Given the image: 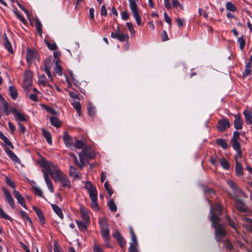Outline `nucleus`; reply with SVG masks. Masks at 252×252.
I'll use <instances>...</instances> for the list:
<instances>
[{"mask_svg": "<svg viewBox=\"0 0 252 252\" xmlns=\"http://www.w3.org/2000/svg\"><path fill=\"white\" fill-rule=\"evenodd\" d=\"M93 249L94 252H104L102 249L96 244L94 245Z\"/></svg>", "mask_w": 252, "mask_h": 252, "instance_id": "338daca9", "label": "nucleus"}, {"mask_svg": "<svg viewBox=\"0 0 252 252\" xmlns=\"http://www.w3.org/2000/svg\"><path fill=\"white\" fill-rule=\"evenodd\" d=\"M10 110H11V112L13 114L15 120L17 121H18L19 122H21V121H23V122L27 121V119L26 116L23 113H22L20 112L19 111H18V110H17L16 108H10Z\"/></svg>", "mask_w": 252, "mask_h": 252, "instance_id": "f8f14e48", "label": "nucleus"}, {"mask_svg": "<svg viewBox=\"0 0 252 252\" xmlns=\"http://www.w3.org/2000/svg\"><path fill=\"white\" fill-rule=\"evenodd\" d=\"M10 108H12L10 106L7 102L2 103L1 104L0 109L2 110L4 114L7 116L11 112Z\"/></svg>", "mask_w": 252, "mask_h": 252, "instance_id": "5701e85b", "label": "nucleus"}, {"mask_svg": "<svg viewBox=\"0 0 252 252\" xmlns=\"http://www.w3.org/2000/svg\"><path fill=\"white\" fill-rule=\"evenodd\" d=\"M104 188H105V189L106 190L108 194L110 195V196H111L113 194V191L112 190L111 187L109 184L108 182L106 181L104 183Z\"/></svg>", "mask_w": 252, "mask_h": 252, "instance_id": "a18cd8bd", "label": "nucleus"}, {"mask_svg": "<svg viewBox=\"0 0 252 252\" xmlns=\"http://www.w3.org/2000/svg\"><path fill=\"white\" fill-rule=\"evenodd\" d=\"M16 3L17 4H18V5L19 6V7L23 11L25 12V13L26 14L27 16L29 17H30V14H29V12L28 11V10L26 9L22 4H21L18 1H16Z\"/></svg>", "mask_w": 252, "mask_h": 252, "instance_id": "e2e57ef3", "label": "nucleus"}, {"mask_svg": "<svg viewBox=\"0 0 252 252\" xmlns=\"http://www.w3.org/2000/svg\"><path fill=\"white\" fill-rule=\"evenodd\" d=\"M85 187L87 189L90 198L97 196V191L96 188L91 182L88 181L85 183Z\"/></svg>", "mask_w": 252, "mask_h": 252, "instance_id": "4468645a", "label": "nucleus"}, {"mask_svg": "<svg viewBox=\"0 0 252 252\" xmlns=\"http://www.w3.org/2000/svg\"><path fill=\"white\" fill-rule=\"evenodd\" d=\"M235 173L237 176H242L243 174V169L241 162H238L236 161Z\"/></svg>", "mask_w": 252, "mask_h": 252, "instance_id": "b1692460", "label": "nucleus"}, {"mask_svg": "<svg viewBox=\"0 0 252 252\" xmlns=\"http://www.w3.org/2000/svg\"><path fill=\"white\" fill-rule=\"evenodd\" d=\"M45 44L48 47V48L51 50H56L57 48V46L56 44L54 42L53 43H50L48 41H45Z\"/></svg>", "mask_w": 252, "mask_h": 252, "instance_id": "de8ad7c7", "label": "nucleus"}, {"mask_svg": "<svg viewBox=\"0 0 252 252\" xmlns=\"http://www.w3.org/2000/svg\"><path fill=\"white\" fill-rule=\"evenodd\" d=\"M247 124L252 125V113L249 110H245L243 112Z\"/></svg>", "mask_w": 252, "mask_h": 252, "instance_id": "4be33fe9", "label": "nucleus"}, {"mask_svg": "<svg viewBox=\"0 0 252 252\" xmlns=\"http://www.w3.org/2000/svg\"><path fill=\"white\" fill-rule=\"evenodd\" d=\"M79 229L82 231L87 230L89 221H76Z\"/></svg>", "mask_w": 252, "mask_h": 252, "instance_id": "a878e982", "label": "nucleus"}, {"mask_svg": "<svg viewBox=\"0 0 252 252\" xmlns=\"http://www.w3.org/2000/svg\"><path fill=\"white\" fill-rule=\"evenodd\" d=\"M130 233L131 237L132 243H130V246L128 248L129 252H138L137 249L138 242L134 231L131 227H129Z\"/></svg>", "mask_w": 252, "mask_h": 252, "instance_id": "6e6552de", "label": "nucleus"}, {"mask_svg": "<svg viewBox=\"0 0 252 252\" xmlns=\"http://www.w3.org/2000/svg\"><path fill=\"white\" fill-rule=\"evenodd\" d=\"M56 65L54 68L55 72L59 76H62L63 72L62 67L60 65V61L59 60H56L55 63Z\"/></svg>", "mask_w": 252, "mask_h": 252, "instance_id": "c85d7f7f", "label": "nucleus"}, {"mask_svg": "<svg viewBox=\"0 0 252 252\" xmlns=\"http://www.w3.org/2000/svg\"><path fill=\"white\" fill-rule=\"evenodd\" d=\"M212 225L215 229L216 240L220 241L226 235V231L223 225L220 221H212Z\"/></svg>", "mask_w": 252, "mask_h": 252, "instance_id": "7ed1b4c3", "label": "nucleus"}, {"mask_svg": "<svg viewBox=\"0 0 252 252\" xmlns=\"http://www.w3.org/2000/svg\"><path fill=\"white\" fill-rule=\"evenodd\" d=\"M42 134L46 139L48 144L51 145L52 143V137L50 132L44 128H42Z\"/></svg>", "mask_w": 252, "mask_h": 252, "instance_id": "cd10ccee", "label": "nucleus"}, {"mask_svg": "<svg viewBox=\"0 0 252 252\" xmlns=\"http://www.w3.org/2000/svg\"><path fill=\"white\" fill-rule=\"evenodd\" d=\"M32 208L34 211L36 213L37 216L38 217L39 220H44V216L41 210L39 208L35 206H33Z\"/></svg>", "mask_w": 252, "mask_h": 252, "instance_id": "72a5a7b5", "label": "nucleus"}, {"mask_svg": "<svg viewBox=\"0 0 252 252\" xmlns=\"http://www.w3.org/2000/svg\"><path fill=\"white\" fill-rule=\"evenodd\" d=\"M236 154L235 155V162H236V161L238 162H240V159L241 158L242 156V152L241 150H236Z\"/></svg>", "mask_w": 252, "mask_h": 252, "instance_id": "5fc2aeb1", "label": "nucleus"}, {"mask_svg": "<svg viewBox=\"0 0 252 252\" xmlns=\"http://www.w3.org/2000/svg\"><path fill=\"white\" fill-rule=\"evenodd\" d=\"M88 113L91 117H93L95 114V107L91 103H89L87 105Z\"/></svg>", "mask_w": 252, "mask_h": 252, "instance_id": "4c0bfd02", "label": "nucleus"}, {"mask_svg": "<svg viewBox=\"0 0 252 252\" xmlns=\"http://www.w3.org/2000/svg\"><path fill=\"white\" fill-rule=\"evenodd\" d=\"M6 183L7 185L11 187L12 189H15L16 186L15 185L10 178H8L7 176H6V180H5Z\"/></svg>", "mask_w": 252, "mask_h": 252, "instance_id": "8fccbe9b", "label": "nucleus"}, {"mask_svg": "<svg viewBox=\"0 0 252 252\" xmlns=\"http://www.w3.org/2000/svg\"><path fill=\"white\" fill-rule=\"evenodd\" d=\"M111 37L114 39L116 38L121 42L127 41L129 39V36L127 34H124L121 32H112L111 33Z\"/></svg>", "mask_w": 252, "mask_h": 252, "instance_id": "ddd939ff", "label": "nucleus"}, {"mask_svg": "<svg viewBox=\"0 0 252 252\" xmlns=\"http://www.w3.org/2000/svg\"><path fill=\"white\" fill-rule=\"evenodd\" d=\"M63 140L66 146L68 148H71L73 145V141L71 137L67 132H65L63 136Z\"/></svg>", "mask_w": 252, "mask_h": 252, "instance_id": "f3484780", "label": "nucleus"}, {"mask_svg": "<svg viewBox=\"0 0 252 252\" xmlns=\"http://www.w3.org/2000/svg\"><path fill=\"white\" fill-rule=\"evenodd\" d=\"M99 224L101 228V234L102 238L104 240L105 246L107 247H110L109 241L110 238V230L108 228L106 221H99Z\"/></svg>", "mask_w": 252, "mask_h": 252, "instance_id": "20e7f679", "label": "nucleus"}, {"mask_svg": "<svg viewBox=\"0 0 252 252\" xmlns=\"http://www.w3.org/2000/svg\"><path fill=\"white\" fill-rule=\"evenodd\" d=\"M0 138L4 141L5 144L13 148L12 143L1 131H0Z\"/></svg>", "mask_w": 252, "mask_h": 252, "instance_id": "e433bc0d", "label": "nucleus"}, {"mask_svg": "<svg viewBox=\"0 0 252 252\" xmlns=\"http://www.w3.org/2000/svg\"><path fill=\"white\" fill-rule=\"evenodd\" d=\"M237 42L239 44L241 50L243 51L246 44V41L244 40L243 36H242L239 37L237 40Z\"/></svg>", "mask_w": 252, "mask_h": 252, "instance_id": "79ce46f5", "label": "nucleus"}, {"mask_svg": "<svg viewBox=\"0 0 252 252\" xmlns=\"http://www.w3.org/2000/svg\"><path fill=\"white\" fill-rule=\"evenodd\" d=\"M210 211L212 214L211 220H220L222 219L219 217L222 214L221 207L220 204L216 203L214 207L211 205Z\"/></svg>", "mask_w": 252, "mask_h": 252, "instance_id": "423d86ee", "label": "nucleus"}, {"mask_svg": "<svg viewBox=\"0 0 252 252\" xmlns=\"http://www.w3.org/2000/svg\"><path fill=\"white\" fill-rule=\"evenodd\" d=\"M84 146V143L79 140H77L74 143V147L76 149H82Z\"/></svg>", "mask_w": 252, "mask_h": 252, "instance_id": "603ef678", "label": "nucleus"}, {"mask_svg": "<svg viewBox=\"0 0 252 252\" xmlns=\"http://www.w3.org/2000/svg\"><path fill=\"white\" fill-rule=\"evenodd\" d=\"M240 140V132L237 131L234 132L231 141H239Z\"/></svg>", "mask_w": 252, "mask_h": 252, "instance_id": "864d4df0", "label": "nucleus"}, {"mask_svg": "<svg viewBox=\"0 0 252 252\" xmlns=\"http://www.w3.org/2000/svg\"><path fill=\"white\" fill-rule=\"evenodd\" d=\"M118 241V242L119 244V246L121 248L124 247L126 245V241L124 239V238L123 237L119 238L117 240Z\"/></svg>", "mask_w": 252, "mask_h": 252, "instance_id": "4d7b16f0", "label": "nucleus"}, {"mask_svg": "<svg viewBox=\"0 0 252 252\" xmlns=\"http://www.w3.org/2000/svg\"><path fill=\"white\" fill-rule=\"evenodd\" d=\"M122 18L124 20H126L129 19V14L126 11H122L121 13Z\"/></svg>", "mask_w": 252, "mask_h": 252, "instance_id": "774afa93", "label": "nucleus"}, {"mask_svg": "<svg viewBox=\"0 0 252 252\" xmlns=\"http://www.w3.org/2000/svg\"><path fill=\"white\" fill-rule=\"evenodd\" d=\"M91 207L92 209L95 211L99 210V207L97 203V196L91 198Z\"/></svg>", "mask_w": 252, "mask_h": 252, "instance_id": "f704fd0d", "label": "nucleus"}, {"mask_svg": "<svg viewBox=\"0 0 252 252\" xmlns=\"http://www.w3.org/2000/svg\"><path fill=\"white\" fill-rule=\"evenodd\" d=\"M223 245L229 250H231L233 248V246L229 241L226 240L223 242Z\"/></svg>", "mask_w": 252, "mask_h": 252, "instance_id": "bf43d9fd", "label": "nucleus"}, {"mask_svg": "<svg viewBox=\"0 0 252 252\" xmlns=\"http://www.w3.org/2000/svg\"><path fill=\"white\" fill-rule=\"evenodd\" d=\"M13 194L17 200L18 202L25 209H27V207L25 203V200L19 191L16 189H14L13 191Z\"/></svg>", "mask_w": 252, "mask_h": 252, "instance_id": "2eb2a0df", "label": "nucleus"}, {"mask_svg": "<svg viewBox=\"0 0 252 252\" xmlns=\"http://www.w3.org/2000/svg\"><path fill=\"white\" fill-rule=\"evenodd\" d=\"M216 143L223 149H226L228 145L224 139H218L216 140Z\"/></svg>", "mask_w": 252, "mask_h": 252, "instance_id": "c9c22d12", "label": "nucleus"}, {"mask_svg": "<svg viewBox=\"0 0 252 252\" xmlns=\"http://www.w3.org/2000/svg\"><path fill=\"white\" fill-rule=\"evenodd\" d=\"M4 46L9 53H12L13 52L12 45L7 38H5V39Z\"/></svg>", "mask_w": 252, "mask_h": 252, "instance_id": "a19ab883", "label": "nucleus"}, {"mask_svg": "<svg viewBox=\"0 0 252 252\" xmlns=\"http://www.w3.org/2000/svg\"><path fill=\"white\" fill-rule=\"evenodd\" d=\"M107 205H108L109 210L111 212H114L117 210V206L113 199L111 198L109 200V201L108 202Z\"/></svg>", "mask_w": 252, "mask_h": 252, "instance_id": "7c9ffc66", "label": "nucleus"}, {"mask_svg": "<svg viewBox=\"0 0 252 252\" xmlns=\"http://www.w3.org/2000/svg\"><path fill=\"white\" fill-rule=\"evenodd\" d=\"M44 166L46 169H51V177L55 182H60L63 188H71V183L67 176L61 171L57 165L52 162L50 164H45Z\"/></svg>", "mask_w": 252, "mask_h": 252, "instance_id": "f257e3e1", "label": "nucleus"}, {"mask_svg": "<svg viewBox=\"0 0 252 252\" xmlns=\"http://www.w3.org/2000/svg\"><path fill=\"white\" fill-rule=\"evenodd\" d=\"M235 205L236 208L241 212L246 213H250V211L245 205L244 202L241 199L237 198L235 200Z\"/></svg>", "mask_w": 252, "mask_h": 252, "instance_id": "1a4fd4ad", "label": "nucleus"}, {"mask_svg": "<svg viewBox=\"0 0 252 252\" xmlns=\"http://www.w3.org/2000/svg\"><path fill=\"white\" fill-rule=\"evenodd\" d=\"M69 175L71 177H73L74 179H81V175L80 172L77 171L76 169L73 166H70Z\"/></svg>", "mask_w": 252, "mask_h": 252, "instance_id": "a211bd4d", "label": "nucleus"}, {"mask_svg": "<svg viewBox=\"0 0 252 252\" xmlns=\"http://www.w3.org/2000/svg\"><path fill=\"white\" fill-rule=\"evenodd\" d=\"M33 190L34 191V192L37 194L39 196L41 197H43V192H42V190L37 187H34L33 188Z\"/></svg>", "mask_w": 252, "mask_h": 252, "instance_id": "13d9d810", "label": "nucleus"}, {"mask_svg": "<svg viewBox=\"0 0 252 252\" xmlns=\"http://www.w3.org/2000/svg\"><path fill=\"white\" fill-rule=\"evenodd\" d=\"M38 57L37 52L35 50L28 49L27 51V61L30 63Z\"/></svg>", "mask_w": 252, "mask_h": 252, "instance_id": "dca6fc26", "label": "nucleus"}, {"mask_svg": "<svg viewBox=\"0 0 252 252\" xmlns=\"http://www.w3.org/2000/svg\"><path fill=\"white\" fill-rule=\"evenodd\" d=\"M86 150H83L82 152L79 153V158L80 162H86L87 161L86 159Z\"/></svg>", "mask_w": 252, "mask_h": 252, "instance_id": "ea45409f", "label": "nucleus"}, {"mask_svg": "<svg viewBox=\"0 0 252 252\" xmlns=\"http://www.w3.org/2000/svg\"><path fill=\"white\" fill-rule=\"evenodd\" d=\"M226 8L228 10L230 11L235 12L236 10V7L231 2H227L226 4Z\"/></svg>", "mask_w": 252, "mask_h": 252, "instance_id": "c03bdc74", "label": "nucleus"}, {"mask_svg": "<svg viewBox=\"0 0 252 252\" xmlns=\"http://www.w3.org/2000/svg\"><path fill=\"white\" fill-rule=\"evenodd\" d=\"M38 82L40 84L43 86H50L48 82L46 80V77L44 75H42L39 76Z\"/></svg>", "mask_w": 252, "mask_h": 252, "instance_id": "58836bf2", "label": "nucleus"}, {"mask_svg": "<svg viewBox=\"0 0 252 252\" xmlns=\"http://www.w3.org/2000/svg\"><path fill=\"white\" fill-rule=\"evenodd\" d=\"M229 126L230 123L226 119H222L218 121L217 128L219 131H224Z\"/></svg>", "mask_w": 252, "mask_h": 252, "instance_id": "9d476101", "label": "nucleus"}, {"mask_svg": "<svg viewBox=\"0 0 252 252\" xmlns=\"http://www.w3.org/2000/svg\"><path fill=\"white\" fill-rule=\"evenodd\" d=\"M41 27H42V24L40 23L39 20L36 19V21H35V28H36V29L37 32L39 34H41V33H42Z\"/></svg>", "mask_w": 252, "mask_h": 252, "instance_id": "09e8293b", "label": "nucleus"}, {"mask_svg": "<svg viewBox=\"0 0 252 252\" xmlns=\"http://www.w3.org/2000/svg\"><path fill=\"white\" fill-rule=\"evenodd\" d=\"M50 121L51 124L56 126V127H59L61 126V123L59 119L55 116L51 117L50 118Z\"/></svg>", "mask_w": 252, "mask_h": 252, "instance_id": "c756f323", "label": "nucleus"}, {"mask_svg": "<svg viewBox=\"0 0 252 252\" xmlns=\"http://www.w3.org/2000/svg\"><path fill=\"white\" fill-rule=\"evenodd\" d=\"M0 219L10 220V217L6 215L3 210L0 207Z\"/></svg>", "mask_w": 252, "mask_h": 252, "instance_id": "6e6d98bb", "label": "nucleus"}, {"mask_svg": "<svg viewBox=\"0 0 252 252\" xmlns=\"http://www.w3.org/2000/svg\"><path fill=\"white\" fill-rule=\"evenodd\" d=\"M20 213L23 219L26 220H31L30 218L28 216L26 212H25L24 211L21 210L20 211Z\"/></svg>", "mask_w": 252, "mask_h": 252, "instance_id": "0e129e2a", "label": "nucleus"}, {"mask_svg": "<svg viewBox=\"0 0 252 252\" xmlns=\"http://www.w3.org/2000/svg\"><path fill=\"white\" fill-rule=\"evenodd\" d=\"M50 163H52V162L43 160L41 161V165L43 168L42 171L43 173L44 178L47 186L50 191L53 193L54 192V187L52 185V181L49 176V173H50V174L51 175V169H46L44 166L45 164H50Z\"/></svg>", "mask_w": 252, "mask_h": 252, "instance_id": "f03ea898", "label": "nucleus"}, {"mask_svg": "<svg viewBox=\"0 0 252 252\" xmlns=\"http://www.w3.org/2000/svg\"><path fill=\"white\" fill-rule=\"evenodd\" d=\"M220 164L225 169H228L229 168V164L224 158H221L220 159Z\"/></svg>", "mask_w": 252, "mask_h": 252, "instance_id": "49530a36", "label": "nucleus"}, {"mask_svg": "<svg viewBox=\"0 0 252 252\" xmlns=\"http://www.w3.org/2000/svg\"><path fill=\"white\" fill-rule=\"evenodd\" d=\"M72 105L76 109L78 114L80 116L81 114V107L80 103L78 101H73Z\"/></svg>", "mask_w": 252, "mask_h": 252, "instance_id": "473e14b6", "label": "nucleus"}, {"mask_svg": "<svg viewBox=\"0 0 252 252\" xmlns=\"http://www.w3.org/2000/svg\"><path fill=\"white\" fill-rule=\"evenodd\" d=\"M137 0H128L129 2V7L132 12V14L134 18L138 25H140L141 23V20L140 15L138 11V7L136 3Z\"/></svg>", "mask_w": 252, "mask_h": 252, "instance_id": "39448f33", "label": "nucleus"}, {"mask_svg": "<svg viewBox=\"0 0 252 252\" xmlns=\"http://www.w3.org/2000/svg\"><path fill=\"white\" fill-rule=\"evenodd\" d=\"M68 94H69L70 97H71L72 98L77 99V100L80 99L79 96L74 92H72V91H69Z\"/></svg>", "mask_w": 252, "mask_h": 252, "instance_id": "680f3d73", "label": "nucleus"}, {"mask_svg": "<svg viewBox=\"0 0 252 252\" xmlns=\"http://www.w3.org/2000/svg\"><path fill=\"white\" fill-rule=\"evenodd\" d=\"M5 151L6 153V154L9 156V157L11 158L12 160L15 162L19 163L20 162V159L19 158L17 157V156L10 149H9L8 148L6 147L5 148Z\"/></svg>", "mask_w": 252, "mask_h": 252, "instance_id": "412c9836", "label": "nucleus"}, {"mask_svg": "<svg viewBox=\"0 0 252 252\" xmlns=\"http://www.w3.org/2000/svg\"><path fill=\"white\" fill-rule=\"evenodd\" d=\"M252 66V65H250V63H247V64L246 65V68H245V71L243 73L244 76H247L251 74V73L252 71V70H251Z\"/></svg>", "mask_w": 252, "mask_h": 252, "instance_id": "37998d69", "label": "nucleus"}, {"mask_svg": "<svg viewBox=\"0 0 252 252\" xmlns=\"http://www.w3.org/2000/svg\"><path fill=\"white\" fill-rule=\"evenodd\" d=\"M51 206L53 210L56 213V214L59 217V218L61 219H63V215L62 213L61 209L59 206L55 204H52Z\"/></svg>", "mask_w": 252, "mask_h": 252, "instance_id": "bb28decb", "label": "nucleus"}, {"mask_svg": "<svg viewBox=\"0 0 252 252\" xmlns=\"http://www.w3.org/2000/svg\"><path fill=\"white\" fill-rule=\"evenodd\" d=\"M227 183L229 186V187L233 190L234 191H236L238 192H240L242 191L241 189L237 186V184L234 182L233 181L231 180H228L227 181Z\"/></svg>", "mask_w": 252, "mask_h": 252, "instance_id": "393cba45", "label": "nucleus"}, {"mask_svg": "<svg viewBox=\"0 0 252 252\" xmlns=\"http://www.w3.org/2000/svg\"><path fill=\"white\" fill-rule=\"evenodd\" d=\"M32 84V73L30 71H27L24 74L23 87L26 91H28Z\"/></svg>", "mask_w": 252, "mask_h": 252, "instance_id": "0eeeda50", "label": "nucleus"}, {"mask_svg": "<svg viewBox=\"0 0 252 252\" xmlns=\"http://www.w3.org/2000/svg\"><path fill=\"white\" fill-rule=\"evenodd\" d=\"M8 90L11 98L13 99H16L17 97L18 94L15 88L13 86H9Z\"/></svg>", "mask_w": 252, "mask_h": 252, "instance_id": "2f4dec72", "label": "nucleus"}, {"mask_svg": "<svg viewBox=\"0 0 252 252\" xmlns=\"http://www.w3.org/2000/svg\"><path fill=\"white\" fill-rule=\"evenodd\" d=\"M2 190L7 202L10 205L11 207L14 209L15 208V202L10 192L5 188H2Z\"/></svg>", "mask_w": 252, "mask_h": 252, "instance_id": "9b49d317", "label": "nucleus"}, {"mask_svg": "<svg viewBox=\"0 0 252 252\" xmlns=\"http://www.w3.org/2000/svg\"><path fill=\"white\" fill-rule=\"evenodd\" d=\"M177 24L179 27H182L184 25L185 20L183 19L178 18L176 20Z\"/></svg>", "mask_w": 252, "mask_h": 252, "instance_id": "69168bd1", "label": "nucleus"}, {"mask_svg": "<svg viewBox=\"0 0 252 252\" xmlns=\"http://www.w3.org/2000/svg\"><path fill=\"white\" fill-rule=\"evenodd\" d=\"M164 18L165 21L170 25V27H171V19L166 12L164 13Z\"/></svg>", "mask_w": 252, "mask_h": 252, "instance_id": "052dcab7", "label": "nucleus"}, {"mask_svg": "<svg viewBox=\"0 0 252 252\" xmlns=\"http://www.w3.org/2000/svg\"><path fill=\"white\" fill-rule=\"evenodd\" d=\"M233 148L235 150H241L239 141H231Z\"/></svg>", "mask_w": 252, "mask_h": 252, "instance_id": "3c124183", "label": "nucleus"}, {"mask_svg": "<svg viewBox=\"0 0 252 252\" xmlns=\"http://www.w3.org/2000/svg\"><path fill=\"white\" fill-rule=\"evenodd\" d=\"M50 61L49 60H46L45 62V69L44 71L46 73L49 80L50 81H53V77L50 71Z\"/></svg>", "mask_w": 252, "mask_h": 252, "instance_id": "6ab92c4d", "label": "nucleus"}, {"mask_svg": "<svg viewBox=\"0 0 252 252\" xmlns=\"http://www.w3.org/2000/svg\"><path fill=\"white\" fill-rule=\"evenodd\" d=\"M242 120L240 117V115H236L235 116V120L234 122V127L237 130H240L242 128Z\"/></svg>", "mask_w": 252, "mask_h": 252, "instance_id": "aec40b11", "label": "nucleus"}]
</instances>
